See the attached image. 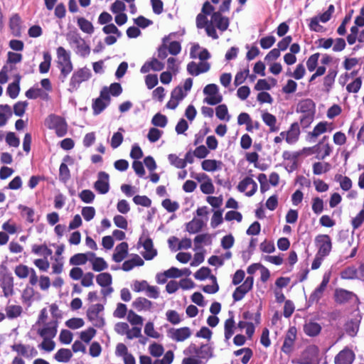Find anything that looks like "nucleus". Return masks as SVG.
<instances>
[{
    "label": "nucleus",
    "mask_w": 364,
    "mask_h": 364,
    "mask_svg": "<svg viewBox=\"0 0 364 364\" xmlns=\"http://www.w3.org/2000/svg\"><path fill=\"white\" fill-rule=\"evenodd\" d=\"M66 41L75 53L82 58H87L90 53V47L77 31H69Z\"/></svg>",
    "instance_id": "1"
},
{
    "label": "nucleus",
    "mask_w": 364,
    "mask_h": 364,
    "mask_svg": "<svg viewBox=\"0 0 364 364\" xmlns=\"http://www.w3.org/2000/svg\"><path fill=\"white\" fill-rule=\"evenodd\" d=\"M56 54L57 67L60 71V77L64 82L73 69L70 52L60 46L56 50Z\"/></svg>",
    "instance_id": "2"
},
{
    "label": "nucleus",
    "mask_w": 364,
    "mask_h": 364,
    "mask_svg": "<svg viewBox=\"0 0 364 364\" xmlns=\"http://www.w3.org/2000/svg\"><path fill=\"white\" fill-rule=\"evenodd\" d=\"M45 125L50 129H54L59 137H63L67 134L68 124L65 120L58 115H48L45 120Z\"/></svg>",
    "instance_id": "3"
},
{
    "label": "nucleus",
    "mask_w": 364,
    "mask_h": 364,
    "mask_svg": "<svg viewBox=\"0 0 364 364\" xmlns=\"http://www.w3.org/2000/svg\"><path fill=\"white\" fill-rule=\"evenodd\" d=\"M92 76V72L90 68L84 67L75 70L70 80L69 87L68 90L70 92H73L77 90L80 84L83 82L87 81Z\"/></svg>",
    "instance_id": "4"
},
{
    "label": "nucleus",
    "mask_w": 364,
    "mask_h": 364,
    "mask_svg": "<svg viewBox=\"0 0 364 364\" xmlns=\"http://www.w3.org/2000/svg\"><path fill=\"white\" fill-rule=\"evenodd\" d=\"M297 364H319V350L314 345L309 346L299 358L293 361Z\"/></svg>",
    "instance_id": "5"
},
{
    "label": "nucleus",
    "mask_w": 364,
    "mask_h": 364,
    "mask_svg": "<svg viewBox=\"0 0 364 364\" xmlns=\"http://www.w3.org/2000/svg\"><path fill=\"white\" fill-rule=\"evenodd\" d=\"M139 243L141 244L144 252L142 253L144 258L146 260H151L157 255V251L154 248L152 240L149 237L147 231L144 230L139 237Z\"/></svg>",
    "instance_id": "6"
},
{
    "label": "nucleus",
    "mask_w": 364,
    "mask_h": 364,
    "mask_svg": "<svg viewBox=\"0 0 364 364\" xmlns=\"http://www.w3.org/2000/svg\"><path fill=\"white\" fill-rule=\"evenodd\" d=\"M203 93L206 95L204 102L210 105H215L223 100L222 95L219 93L218 87L215 84H209L203 89Z\"/></svg>",
    "instance_id": "7"
},
{
    "label": "nucleus",
    "mask_w": 364,
    "mask_h": 364,
    "mask_svg": "<svg viewBox=\"0 0 364 364\" xmlns=\"http://www.w3.org/2000/svg\"><path fill=\"white\" fill-rule=\"evenodd\" d=\"M110 97L107 87H104L100 97L95 99L92 103V109L95 114H100L109 104Z\"/></svg>",
    "instance_id": "8"
},
{
    "label": "nucleus",
    "mask_w": 364,
    "mask_h": 364,
    "mask_svg": "<svg viewBox=\"0 0 364 364\" xmlns=\"http://www.w3.org/2000/svg\"><path fill=\"white\" fill-rule=\"evenodd\" d=\"M0 282L4 296H11L14 294V278L5 268H0Z\"/></svg>",
    "instance_id": "9"
},
{
    "label": "nucleus",
    "mask_w": 364,
    "mask_h": 364,
    "mask_svg": "<svg viewBox=\"0 0 364 364\" xmlns=\"http://www.w3.org/2000/svg\"><path fill=\"white\" fill-rule=\"evenodd\" d=\"M13 351H15L18 355L24 357L27 359H32L38 355V350L31 345L16 343L11 346Z\"/></svg>",
    "instance_id": "10"
},
{
    "label": "nucleus",
    "mask_w": 364,
    "mask_h": 364,
    "mask_svg": "<svg viewBox=\"0 0 364 364\" xmlns=\"http://www.w3.org/2000/svg\"><path fill=\"white\" fill-rule=\"evenodd\" d=\"M297 330L296 327L291 326L289 328L284 337L282 346V350L287 355H289L294 350L295 340L296 338Z\"/></svg>",
    "instance_id": "11"
},
{
    "label": "nucleus",
    "mask_w": 364,
    "mask_h": 364,
    "mask_svg": "<svg viewBox=\"0 0 364 364\" xmlns=\"http://www.w3.org/2000/svg\"><path fill=\"white\" fill-rule=\"evenodd\" d=\"M316 242L318 247L317 253L325 257L328 256L332 248V243L330 237L328 235H318L316 237Z\"/></svg>",
    "instance_id": "12"
},
{
    "label": "nucleus",
    "mask_w": 364,
    "mask_h": 364,
    "mask_svg": "<svg viewBox=\"0 0 364 364\" xmlns=\"http://www.w3.org/2000/svg\"><path fill=\"white\" fill-rule=\"evenodd\" d=\"M58 321L52 319L51 321L43 323L42 328L38 329V334L42 338H53L57 334Z\"/></svg>",
    "instance_id": "13"
},
{
    "label": "nucleus",
    "mask_w": 364,
    "mask_h": 364,
    "mask_svg": "<svg viewBox=\"0 0 364 364\" xmlns=\"http://www.w3.org/2000/svg\"><path fill=\"white\" fill-rule=\"evenodd\" d=\"M237 189L242 193L245 192V195L250 197L256 193L257 184L252 178L246 177L239 183Z\"/></svg>",
    "instance_id": "14"
},
{
    "label": "nucleus",
    "mask_w": 364,
    "mask_h": 364,
    "mask_svg": "<svg viewBox=\"0 0 364 364\" xmlns=\"http://www.w3.org/2000/svg\"><path fill=\"white\" fill-rule=\"evenodd\" d=\"M210 23L221 32H224L230 25V20L228 17L223 16L220 11H215L211 15Z\"/></svg>",
    "instance_id": "15"
},
{
    "label": "nucleus",
    "mask_w": 364,
    "mask_h": 364,
    "mask_svg": "<svg viewBox=\"0 0 364 364\" xmlns=\"http://www.w3.org/2000/svg\"><path fill=\"white\" fill-rule=\"evenodd\" d=\"M192 334L191 330L188 327H182L179 328H171L168 331L169 337L177 342H182L188 338Z\"/></svg>",
    "instance_id": "16"
},
{
    "label": "nucleus",
    "mask_w": 364,
    "mask_h": 364,
    "mask_svg": "<svg viewBox=\"0 0 364 364\" xmlns=\"http://www.w3.org/2000/svg\"><path fill=\"white\" fill-rule=\"evenodd\" d=\"M335 299L336 302L340 304L344 303H356L357 302V296L353 292L339 289H336L335 292Z\"/></svg>",
    "instance_id": "17"
},
{
    "label": "nucleus",
    "mask_w": 364,
    "mask_h": 364,
    "mask_svg": "<svg viewBox=\"0 0 364 364\" xmlns=\"http://www.w3.org/2000/svg\"><path fill=\"white\" fill-rule=\"evenodd\" d=\"M355 359L354 352L348 348L341 350L334 358L335 364H352Z\"/></svg>",
    "instance_id": "18"
},
{
    "label": "nucleus",
    "mask_w": 364,
    "mask_h": 364,
    "mask_svg": "<svg viewBox=\"0 0 364 364\" xmlns=\"http://www.w3.org/2000/svg\"><path fill=\"white\" fill-rule=\"evenodd\" d=\"M94 188L101 194H105L109 191V175L103 171L98 173V179L95 183Z\"/></svg>",
    "instance_id": "19"
},
{
    "label": "nucleus",
    "mask_w": 364,
    "mask_h": 364,
    "mask_svg": "<svg viewBox=\"0 0 364 364\" xmlns=\"http://www.w3.org/2000/svg\"><path fill=\"white\" fill-rule=\"evenodd\" d=\"M164 68V64L156 58H152L151 60L146 61L141 68V73H147L150 70L161 71Z\"/></svg>",
    "instance_id": "20"
},
{
    "label": "nucleus",
    "mask_w": 364,
    "mask_h": 364,
    "mask_svg": "<svg viewBox=\"0 0 364 364\" xmlns=\"http://www.w3.org/2000/svg\"><path fill=\"white\" fill-rule=\"evenodd\" d=\"M286 141L289 144L296 143L299 137L300 129L297 122L291 124L288 131L286 132Z\"/></svg>",
    "instance_id": "21"
},
{
    "label": "nucleus",
    "mask_w": 364,
    "mask_h": 364,
    "mask_svg": "<svg viewBox=\"0 0 364 364\" xmlns=\"http://www.w3.org/2000/svg\"><path fill=\"white\" fill-rule=\"evenodd\" d=\"M128 254V244L125 242H121L116 246L112 259L116 262H122Z\"/></svg>",
    "instance_id": "22"
},
{
    "label": "nucleus",
    "mask_w": 364,
    "mask_h": 364,
    "mask_svg": "<svg viewBox=\"0 0 364 364\" xmlns=\"http://www.w3.org/2000/svg\"><path fill=\"white\" fill-rule=\"evenodd\" d=\"M144 264V260L138 255H134L130 259L125 261L122 264V269L125 272H128L135 267L143 266Z\"/></svg>",
    "instance_id": "23"
},
{
    "label": "nucleus",
    "mask_w": 364,
    "mask_h": 364,
    "mask_svg": "<svg viewBox=\"0 0 364 364\" xmlns=\"http://www.w3.org/2000/svg\"><path fill=\"white\" fill-rule=\"evenodd\" d=\"M332 129L333 125L331 123L321 122L314 128L313 131L309 133V135L316 138L326 132H331Z\"/></svg>",
    "instance_id": "24"
},
{
    "label": "nucleus",
    "mask_w": 364,
    "mask_h": 364,
    "mask_svg": "<svg viewBox=\"0 0 364 364\" xmlns=\"http://www.w3.org/2000/svg\"><path fill=\"white\" fill-rule=\"evenodd\" d=\"M262 119L264 123L269 127L271 132H275L279 130V127L276 126L277 118L274 115L267 112H263Z\"/></svg>",
    "instance_id": "25"
},
{
    "label": "nucleus",
    "mask_w": 364,
    "mask_h": 364,
    "mask_svg": "<svg viewBox=\"0 0 364 364\" xmlns=\"http://www.w3.org/2000/svg\"><path fill=\"white\" fill-rule=\"evenodd\" d=\"M321 330V326L319 323L314 321L306 322L304 326V333L311 337L317 336Z\"/></svg>",
    "instance_id": "26"
},
{
    "label": "nucleus",
    "mask_w": 364,
    "mask_h": 364,
    "mask_svg": "<svg viewBox=\"0 0 364 364\" xmlns=\"http://www.w3.org/2000/svg\"><path fill=\"white\" fill-rule=\"evenodd\" d=\"M338 71L335 68L328 70L327 75L323 78V86L326 92H329L334 84Z\"/></svg>",
    "instance_id": "27"
},
{
    "label": "nucleus",
    "mask_w": 364,
    "mask_h": 364,
    "mask_svg": "<svg viewBox=\"0 0 364 364\" xmlns=\"http://www.w3.org/2000/svg\"><path fill=\"white\" fill-rule=\"evenodd\" d=\"M71 159L69 156H66L63 159V163L60 166L59 168V178L61 181L66 183L70 178V170L65 162L70 161Z\"/></svg>",
    "instance_id": "28"
},
{
    "label": "nucleus",
    "mask_w": 364,
    "mask_h": 364,
    "mask_svg": "<svg viewBox=\"0 0 364 364\" xmlns=\"http://www.w3.org/2000/svg\"><path fill=\"white\" fill-rule=\"evenodd\" d=\"M204 225L205 223L201 219L193 218L186 224V230L191 234L197 233L202 230Z\"/></svg>",
    "instance_id": "29"
},
{
    "label": "nucleus",
    "mask_w": 364,
    "mask_h": 364,
    "mask_svg": "<svg viewBox=\"0 0 364 364\" xmlns=\"http://www.w3.org/2000/svg\"><path fill=\"white\" fill-rule=\"evenodd\" d=\"M11 116V107L8 105H0V127H4Z\"/></svg>",
    "instance_id": "30"
},
{
    "label": "nucleus",
    "mask_w": 364,
    "mask_h": 364,
    "mask_svg": "<svg viewBox=\"0 0 364 364\" xmlns=\"http://www.w3.org/2000/svg\"><path fill=\"white\" fill-rule=\"evenodd\" d=\"M230 317L225 321V338L228 341L234 334L235 320L232 312H230Z\"/></svg>",
    "instance_id": "31"
},
{
    "label": "nucleus",
    "mask_w": 364,
    "mask_h": 364,
    "mask_svg": "<svg viewBox=\"0 0 364 364\" xmlns=\"http://www.w3.org/2000/svg\"><path fill=\"white\" fill-rule=\"evenodd\" d=\"M73 357V353L68 348L59 349L54 355V358L60 363H68Z\"/></svg>",
    "instance_id": "32"
},
{
    "label": "nucleus",
    "mask_w": 364,
    "mask_h": 364,
    "mask_svg": "<svg viewBox=\"0 0 364 364\" xmlns=\"http://www.w3.org/2000/svg\"><path fill=\"white\" fill-rule=\"evenodd\" d=\"M222 162L214 159H205L202 162V168L204 171L213 172L221 168Z\"/></svg>",
    "instance_id": "33"
},
{
    "label": "nucleus",
    "mask_w": 364,
    "mask_h": 364,
    "mask_svg": "<svg viewBox=\"0 0 364 364\" xmlns=\"http://www.w3.org/2000/svg\"><path fill=\"white\" fill-rule=\"evenodd\" d=\"M77 26L80 28V30L87 34H92L94 32V26L92 23L83 17H80L77 18Z\"/></svg>",
    "instance_id": "34"
},
{
    "label": "nucleus",
    "mask_w": 364,
    "mask_h": 364,
    "mask_svg": "<svg viewBox=\"0 0 364 364\" xmlns=\"http://www.w3.org/2000/svg\"><path fill=\"white\" fill-rule=\"evenodd\" d=\"M20 77H18L17 79L10 83L8 85V87L6 89V93L7 95L11 98V99H16L20 92Z\"/></svg>",
    "instance_id": "35"
},
{
    "label": "nucleus",
    "mask_w": 364,
    "mask_h": 364,
    "mask_svg": "<svg viewBox=\"0 0 364 364\" xmlns=\"http://www.w3.org/2000/svg\"><path fill=\"white\" fill-rule=\"evenodd\" d=\"M134 307L139 311L142 310H149L151 308L152 303L146 298L139 297L133 302Z\"/></svg>",
    "instance_id": "36"
},
{
    "label": "nucleus",
    "mask_w": 364,
    "mask_h": 364,
    "mask_svg": "<svg viewBox=\"0 0 364 364\" xmlns=\"http://www.w3.org/2000/svg\"><path fill=\"white\" fill-rule=\"evenodd\" d=\"M96 282L100 287H106L112 285V277L108 272L100 273L96 277Z\"/></svg>",
    "instance_id": "37"
},
{
    "label": "nucleus",
    "mask_w": 364,
    "mask_h": 364,
    "mask_svg": "<svg viewBox=\"0 0 364 364\" xmlns=\"http://www.w3.org/2000/svg\"><path fill=\"white\" fill-rule=\"evenodd\" d=\"M32 252L35 255L43 256V257H48L53 253L52 250L45 245H33L32 246Z\"/></svg>",
    "instance_id": "38"
},
{
    "label": "nucleus",
    "mask_w": 364,
    "mask_h": 364,
    "mask_svg": "<svg viewBox=\"0 0 364 364\" xmlns=\"http://www.w3.org/2000/svg\"><path fill=\"white\" fill-rule=\"evenodd\" d=\"M335 180L339 183L341 189L345 191H349L352 187V181L348 176L337 174L335 176Z\"/></svg>",
    "instance_id": "39"
},
{
    "label": "nucleus",
    "mask_w": 364,
    "mask_h": 364,
    "mask_svg": "<svg viewBox=\"0 0 364 364\" xmlns=\"http://www.w3.org/2000/svg\"><path fill=\"white\" fill-rule=\"evenodd\" d=\"M18 209L21 212V215L26 217L28 223H33L34 222L35 212L33 208L23 205H19Z\"/></svg>",
    "instance_id": "40"
},
{
    "label": "nucleus",
    "mask_w": 364,
    "mask_h": 364,
    "mask_svg": "<svg viewBox=\"0 0 364 364\" xmlns=\"http://www.w3.org/2000/svg\"><path fill=\"white\" fill-rule=\"evenodd\" d=\"M127 321L133 326L141 327L143 325V318L136 314L134 311L130 310L127 314Z\"/></svg>",
    "instance_id": "41"
},
{
    "label": "nucleus",
    "mask_w": 364,
    "mask_h": 364,
    "mask_svg": "<svg viewBox=\"0 0 364 364\" xmlns=\"http://www.w3.org/2000/svg\"><path fill=\"white\" fill-rule=\"evenodd\" d=\"M216 116L220 120L229 122L230 116L228 114V107L225 105H220L215 109Z\"/></svg>",
    "instance_id": "42"
},
{
    "label": "nucleus",
    "mask_w": 364,
    "mask_h": 364,
    "mask_svg": "<svg viewBox=\"0 0 364 364\" xmlns=\"http://www.w3.org/2000/svg\"><path fill=\"white\" fill-rule=\"evenodd\" d=\"M297 111L302 114H306L309 112H314V104L311 100H307L301 102L297 107Z\"/></svg>",
    "instance_id": "43"
},
{
    "label": "nucleus",
    "mask_w": 364,
    "mask_h": 364,
    "mask_svg": "<svg viewBox=\"0 0 364 364\" xmlns=\"http://www.w3.org/2000/svg\"><path fill=\"white\" fill-rule=\"evenodd\" d=\"M51 55L48 52L43 53V61L39 65V71L41 73H46L49 71L51 63Z\"/></svg>",
    "instance_id": "44"
},
{
    "label": "nucleus",
    "mask_w": 364,
    "mask_h": 364,
    "mask_svg": "<svg viewBox=\"0 0 364 364\" xmlns=\"http://www.w3.org/2000/svg\"><path fill=\"white\" fill-rule=\"evenodd\" d=\"M359 323L357 318L348 322L346 325V333L350 336H355L359 328Z\"/></svg>",
    "instance_id": "45"
},
{
    "label": "nucleus",
    "mask_w": 364,
    "mask_h": 364,
    "mask_svg": "<svg viewBox=\"0 0 364 364\" xmlns=\"http://www.w3.org/2000/svg\"><path fill=\"white\" fill-rule=\"evenodd\" d=\"M331 166L328 163L316 162L313 165V173L315 175H321L330 170Z\"/></svg>",
    "instance_id": "46"
},
{
    "label": "nucleus",
    "mask_w": 364,
    "mask_h": 364,
    "mask_svg": "<svg viewBox=\"0 0 364 364\" xmlns=\"http://www.w3.org/2000/svg\"><path fill=\"white\" fill-rule=\"evenodd\" d=\"M124 132V129L123 128L120 127L118 129V132H115L113 134L112 139H111V146L113 149H117L122 143V141H123L122 132Z\"/></svg>",
    "instance_id": "47"
},
{
    "label": "nucleus",
    "mask_w": 364,
    "mask_h": 364,
    "mask_svg": "<svg viewBox=\"0 0 364 364\" xmlns=\"http://www.w3.org/2000/svg\"><path fill=\"white\" fill-rule=\"evenodd\" d=\"M31 269L26 265L19 264L16 267L14 272L18 278L25 279L28 277Z\"/></svg>",
    "instance_id": "48"
},
{
    "label": "nucleus",
    "mask_w": 364,
    "mask_h": 364,
    "mask_svg": "<svg viewBox=\"0 0 364 364\" xmlns=\"http://www.w3.org/2000/svg\"><path fill=\"white\" fill-rule=\"evenodd\" d=\"M250 291L247 287H245L243 284L237 287L235 291L232 294V298L235 301H238L242 300L245 295Z\"/></svg>",
    "instance_id": "49"
},
{
    "label": "nucleus",
    "mask_w": 364,
    "mask_h": 364,
    "mask_svg": "<svg viewBox=\"0 0 364 364\" xmlns=\"http://www.w3.org/2000/svg\"><path fill=\"white\" fill-rule=\"evenodd\" d=\"M103 309L104 306L100 304L91 305L87 310V315L90 320L95 319Z\"/></svg>",
    "instance_id": "50"
},
{
    "label": "nucleus",
    "mask_w": 364,
    "mask_h": 364,
    "mask_svg": "<svg viewBox=\"0 0 364 364\" xmlns=\"http://www.w3.org/2000/svg\"><path fill=\"white\" fill-rule=\"evenodd\" d=\"M167 122H168L167 117L165 115H163L160 113L156 114L151 119V123L154 126L159 127L161 128L165 127L167 124Z\"/></svg>",
    "instance_id": "51"
},
{
    "label": "nucleus",
    "mask_w": 364,
    "mask_h": 364,
    "mask_svg": "<svg viewBox=\"0 0 364 364\" xmlns=\"http://www.w3.org/2000/svg\"><path fill=\"white\" fill-rule=\"evenodd\" d=\"M92 269L95 272H102L108 268V264L102 257L96 258L92 263Z\"/></svg>",
    "instance_id": "52"
},
{
    "label": "nucleus",
    "mask_w": 364,
    "mask_h": 364,
    "mask_svg": "<svg viewBox=\"0 0 364 364\" xmlns=\"http://www.w3.org/2000/svg\"><path fill=\"white\" fill-rule=\"evenodd\" d=\"M22 309L20 306L11 305L6 308V316L9 318H14L19 316Z\"/></svg>",
    "instance_id": "53"
},
{
    "label": "nucleus",
    "mask_w": 364,
    "mask_h": 364,
    "mask_svg": "<svg viewBox=\"0 0 364 364\" xmlns=\"http://www.w3.org/2000/svg\"><path fill=\"white\" fill-rule=\"evenodd\" d=\"M28 103L26 101H19L14 105V113L18 117H22Z\"/></svg>",
    "instance_id": "54"
},
{
    "label": "nucleus",
    "mask_w": 364,
    "mask_h": 364,
    "mask_svg": "<svg viewBox=\"0 0 364 364\" xmlns=\"http://www.w3.org/2000/svg\"><path fill=\"white\" fill-rule=\"evenodd\" d=\"M320 54L318 53L311 55L306 61V66L310 72H313L316 70L318 65V61Z\"/></svg>",
    "instance_id": "55"
},
{
    "label": "nucleus",
    "mask_w": 364,
    "mask_h": 364,
    "mask_svg": "<svg viewBox=\"0 0 364 364\" xmlns=\"http://www.w3.org/2000/svg\"><path fill=\"white\" fill-rule=\"evenodd\" d=\"M43 342L39 344L38 347L45 351L51 352L55 349V343L51 338H43Z\"/></svg>",
    "instance_id": "56"
},
{
    "label": "nucleus",
    "mask_w": 364,
    "mask_h": 364,
    "mask_svg": "<svg viewBox=\"0 0 364 364\" xmlns=\"http://www.w3.org/2000/svg\"><path fill=\"white\" fill-rule=\"evenodd\" d=\"M95 197L94 193L90 190H83L79 193V198L85 203H92Z\"/></svg>",
    "instance_id": "57"
},
{
    "label": "nucleus",
    "mask_w": 364,
    "mask_h": 364,
    "mask_svg": "<svg viewBox=\"0 0 364 364\" xmlns=\"http://www.w3.org/2000/svg\"><path fill=\"white\" fill-rule=\"evenodd\" d=\"M87 262V258L84 253H77L74 255L70 259V264L71 265H83Z\"/></svg>",
    "instance_id": "58"
},
{
    "label": "nucleus",
    "mask_w": 364,
    "mask_h": 364,
    "mask_svg": "<svg viewBox=\"0 0 364 364\" xmlns=\"http://www.w3.org/2000/svg\"><path fill=\"white\" fill-rule=\"evenodd\" d=\"M170 164L178 168H184L186 164L182 159L178 158L176 154H171L168 156Z\"/></svg>",
    "instance_id": "59"
},
{
    "label": "nucleus",
    "mask_w": 364,
    "mask_h": 364,
    "mask_svg": "<svg viewBox=\"0 0 364 364\" xmlns=\"http://www.w3.org/2000/svg\"><path fill=\"white\" fill-rule=\"evenodd\" d=\"M315 112H309L300 117V123L304 128H307L313 122Z\"/></svg>",
    "instance_id": "60"
},
{
    "label": "nucleus",
    "mask_w": 364,
    "mask_h": 364,
    "mask_svg": "<svg viewBox=\"0 0 364 364\" xmlns=\"http://www.w3.org/2000/svg\"><path fill=\"white\" fill-rule=\"evenodd\" d=\"M249 72H250L249 69L247 68L242 71L238 72L235 75V80H234V84L236 87L242 84L245 81V80L247 79V77L249 75Z\"/></svg>",
    "instance_id": "61"
},
{
    "label": "nucleus",
    "mask_w": 364,
    "mask_h": 364,
    "mask_svg": "<svg viewBox=\"0 0 364 364\" xmlns=\"http://www.w3.org/2000/svg\"><path fill=\"white\" fill-rule=\"evenodd\" d=\"M162 206L169 213H173L179 208V204L170 199H165L162 201Z\"/></svg>",
    "instance_id": "62"
},
{
    "label": "nucleus",
    "mask_w": 364,
    "mask_h": 364,
    "mask_svg": "<svg viewBox=\"0 0 364 364\" xmlns=\"http://www.w3.org/2000/svg\"><path fill=\"white\" fill-rule=\"evenodd\" d=\"M162 134H163L162 131H161L156 128L152 127L149 131V133L147 134V138L149 140V141L154 143V142L157 141L161 138V136H162Z\"/></svg>",
    "instance_id": "63"
},
{
    "label": "nucleus",
    "mask_w": 364,
    "mask_h": 364,
    "mask_svg": "<svg viewBox=\"0 0 364 364\" xmlns=\"http://www.w3.org/2000/svg\"><path fill=\"white\" fill-rule=\"evenodd\" d=\"M167 320L173 325L178 324L181 319L177 311L168 310L166 313Z\"/></svg>",
    "instance_id": "64"
}]
</instances>
